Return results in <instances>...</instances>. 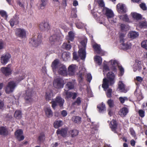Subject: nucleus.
I'll use <instances>...</instances> for the list:
<instances>
[{
    "instance_id": "nucleus-42",
    "label": "nucleus",
    "mask_w": 147,
    "mask_h": 147,
    "mask_svg": "<svg viewBox=\"0 0 147 147\" xmlns=\"http://www.w3.org/2000/svg\"><path fill=\"white\" fill-rule=\"evenodd\" d=\"M48 0H40V8L41 9H44L46 6Z\"/></svg>"
},
{
    "instance_id": "nucleus-36",
    "label": "nucleus",
    "mask_w": 147,
    "mask_h": 147,
    "mask_svg": "<svg viewBox=\"0 0 147 147\" xmlns=\"http://www.w3.org/2000/svg\"><path fill=\"white\" fill-rule=\"evenodd\" d=\"M8 134V132L6 128L3 127H0V135L6 136Z\"/></svg>"
},
{
    "instance_id": "nucleus-37",
    "label": "nucleus",
    "mask_w": 147,
    "mask_h": 147,
    "mask_svg": "<svg viewBox=\"0 0 147 147\" xmlns=\"http://www.w3.org/2000/svg\"><path fill=\"white\" fill-rule=\"evenodd\" d=\"M63 125V122L61 120L55 121L54 123V127L55 128H58L61 127Z\"/></svg>"
},
{
    "instance_id": "nucleus-5",
    "label": "nucleus",
    "mask_w": 147,
    "mask_h": 147,
    "mask_svg": "<svg viewBox=\"0 0 147 147\" xmlns=\"http://www.w3.org/2000/svg\"><path fill=\"white\" fill-rule=\"evenodd\" d=\"M16 86V83L14 81H11L9 82L5 89L6 93L9 94L13 92Z\"/></svg>"
},
{
    "instance_id": "nucleus-7",
    "label": "nucleus",
    "mask_w": 147,
    "mask_h": 147,
    "mask_svg": "<svg viewBox=\"0 0 147 147\" xmlns=\"http://www.w3.org/2000/svg\"><path fill=\"white\" fill-rule=\"evenodd\" d=\"M41 35H38L36 40L35 38L33 37L30 40L29 42L32 44L33 47H36L41 43Z\"/></svg>"
},
{
    "instance_id": "nucleus-39",
    "label": "nucleus",
    "mask_w": 147,
    "mask_h": 147,
    "mask_svg": "<svg viewBox=\"0 0 147 147\" xmlns=\"http://www.w3.org/2000/svg\"><path fill=\"white\" fill-rule=\"evenodd\" d=\"M81 118L79 116H74L72 118V121L75 123H80L81 122Z\"/></svg>"
},
{
    "instance_id": "nucleus-30",
    "label": "nucleus",
    "mask_w": 147,
    "mask_h": 147,
    "mask_svg": "<svg viewBox=\"0 0 147 147\" xmlns=\"http://www.w3.org/2000/svg\"><path fill=\"white\" fill-rule=\"evenodd\" d=\"M9 23L11 27L13 26L14 25L18 24L19 21L17 17H13L9 21Z\"/></svg>"
},
{
    "instance_id": "nucleus-19",
    "label": "nucleus",
    "mask_w": 147,
    "mask_h": 147,
    "mask_svg": "<svg viewBox=\"0 0 147 147\" xmlns=\"http://www.w3.org/2000/svg\"><path fill=\"white\" fill-rule=\"evenodd\" d=\"M128 112V109L126 107H124L120 110L119 114L121 117H124L127 115Z\"/></svg>"
},
{
    "instance_id": "nucleus-29",
    "label": "nucleus",
    "mask_w": 147,
    "mask_h": 147,
    "mask_svg": "<svg viewBox=\"0 0 147 147\" xmlns=\"http://www.w3.org/2000/svg\"><path fill=\"white\" fill-rule=\"evenodd\" d=\"M61 57L64 61H66L70 58V53L68 52H64L62 54Z\"/></svg>"
},
{
    "instance_id": "nucleus-61",
    "label": "nucleus",
    "mask_w": 147,
    "mask_h": 147,
    "mask_svg": "<svg viewBox=\"0 0 147 147\" xmlns=\"http://www.w3.org/2000/svg\"><path fill=\"white\" fill-rule=\"evenodd\" d=\"M73 58L74 60H77L79 58L76 52H74L73 53Z\"/></svg>"
},
{
    "instance_id": "nucleus-2",
    "label": "nucleus",
    "mask_w": 147,
    "mask_h": 147,
    "mask_svg": "<svg viewBox=\"0 0 147 147\" xmlns=\"http://www.w3.org/2000/svg\"><path fill=\"white\" fill-rule=\"evenodd\" d=\"M64 102V100L60 96H57L56 97L55 100H52L51 102L52 104V107L53 108L55 109L57 104L59 106L61 107L63 106Z\"/></svg>"
},
{
    "instance_id": "nucleus-24",
    "label": "nucleus",
    "mask_w": 147,
    "mask_h": 147,
    "mask_svg": "<svg viewBox=\"0 0 147 147\" xmlns=\"http://www.w3.org/2000/svg\"><path fill=\"white\" fill-rule=\"evenodd\" d=\"M139 35L138 32L134 31H131L129 32L128 34L129 38L131 39H134L138 37Z\"/></svg>"
},
{
    "instance_id": "nucleus-27",
    "label": "nucleus",
    "mask_w": 147,
    "mask_h": 147,
    "mask_svg": "<svg viewBox=\"0 0 147 147\" xmlns=\"http://www.w3.org/2000/svg\"><path fill=\"white\" fill-rule=\"evenodd\" d=\"M92 47L94 51H96L98 54H99L100 53L101 50L100 47V45L95 43L92 45Z\"/></svg>"
},
{
    "instance_id": "nucleus-44",
    "label": "nucleus",
    "mask_w": 147,
    "mask_h": 147,
    "mask_svg": "<svg viewBox=\"0 0 147 147\" xmlns=\"http://www.w3.org/2000/svg\"><path fill=\"white\" fill-rule=\"evenodd\" d=\"M94 59L99 65H100L101 64L102 59L100 56H96L94 58Z\"/></svg>"
},
{
    "instance_id": "nucleus-64",
    "label": "nucleus",
    "mask_w": 147,
    "mask_h": 147,
    "mask_svg": "<svg viewBox=\"0 0 147 147\" xmlns=\"http://www.w3.org/2000/svg\"><path fill=\"white\" fill-rule=\"evenodd\" d=\"M61 114L63 117H65L67 115V113L66 110H63L61 112Z\"/></svg>"
},
{
    "instance_id": "nucleus-6",
    "label": "nucleus",
    "mask_w": 147,
    "mask_h": 147,
    "mask_svg": "<svg viewBox=\"0 0 147 147\" xmlns=\"http://www.w3.org/2000/svg\"><path fill=\"white\" fill-rule=\"evenodd\" d=\"M63 37V36L59 34H56L53 35L49 38L50 42L52 44H54L57 42H59Z\"/></svg>"
},
{
    "instance_id": "nucleus-59",
    "label": "nucleus",
    "mask_w": 147,
    "mask_h": 147,
    "mask_svg": "<svg viewBox=\"0 0 147 147\" xmlns=\"http://www.w3.org/2000/svg\"><path fill=\"white\" fill-rule=\"evenodd\" d=\"M0 14L2 17L7 18V16L6 12L4 11H0Z\"/></svg>"
},
{
    "instance_id": "nucleus-50",
    "label": "nucleus",
    "mask_w": 147,
    "mask_h": 147,
    "mask_svg": "<svg viewBox=\"0 0 147 147\" xmlns=\"http://www.w3.org/2000/svg\"><path fill=\"white\" fill-rule=\"evenodd\" d=\"M84 74L81 73L79 74L78 76V80L79 83H81L82 82L83 79Z\"/></svg>"
},
{
    "instance_id": "nucleus-46",
    "label": "nucleus",
    "mask_w": 147,
    "mask_h": 147,
    "mask_svg": "<svg viewBox=\"0 0 147 147\" xmlns=\"http://www.w3.org/2000/svg\"><path fill=\"white\" fill-rule=\"evenodd\" d=\"M120 19H121L123 21L128 22L129 21V19L127 14H125L124 15H121L120 16Z\"/></svg>"
},
{
    "instance_id": "nucleus-62",
    "label": "nucleus",
    "mask_w": 147,
    "mask_h": 147,
    "mask_svg": "<svg viewBox=\"0 0 147 147\" xmlns=\"http://www.w3.org/2000/svg\"><path fill=\"white\" fill-rule=\"evenodd\" d=\"M67 0H63L62 1V5L63 8L64 9H65V7L67 6Z\"/></svg>"
},
{
    "instance_id": "nucleus-40",
    "label": "nucleus",
    "mask_w": 147,
    "mask_h": 147,
    "mask_svg": "<svg viewBox=\"0 0 147 147\" xmlns=\"http://www.w3.org/2000/svg\"><path fill=\"white\" fill-rule=\"evenodd\" d=\"M131 15L132 17L137 20H140L142 18V16L141 15L136 13H131Z\"/></svg>"
},
{
    "instance_id": "nucleus-17",
    "label": "nucleus",
    "mask_w": 147,
    "mask_h": 147,
    "mask_svg": "<svg viewBox=\"0 0 147 147\" xmlns=\"http://www.w3.org/2000/svg\"><path fill=\"white\" fill-rule=\"evenodd\" d=\"M68 129L67 127L58 129L56 131V133L58 135H60L63 137L66 136Z\"/></svg>"
},
{
    "instance_id": "nucleus-1",
    "label": "nucleus",
    "mask_w": 147,
    "mask_h": 147,
    "mask_svg": "<svg viewBox=\"0 0 147 147\" xmlns=\"http://www.w3.org/2000/svg\"><path fill=\"white\" fill-rule=\"evenodd\" d=\"M87 42L84 40L82 41L81 42V47L79 48L78 51L79 56L82 60H84L86 56V49Z\"/></svg>"
},
{
    "instance_id": "nucleus-60",
    "label": "nucleus",
    "mask_w": 147,
    "mask_h": 147,
    "mask_svg": "<svg viewBox=\"0 0 147 147\" xmlns=\"http://www.w3.org/2000/svg\"><path fill=\"white\" fill-rule=\"evenodd\" d=\"M92 79V76L91 74L90 73L88 74L87 75V81L89 82H90Z\"/></svg>"
},
{
    "instance_id": "nucleus-49",
    "label": "nucleus",
    "mask_w": 147,
    "mask_h": 147,
    "mask_svg": "<svg viewBox=\"0 0 147 147\" xmlns=\"http://www.w3.org/2000/svg\"><path fill=\"white\" fill-rule=\"evenodd\" d=\"M118 68L119 70V75L120 76H122L124 73V68L121 66H119Z\"/></svg>"
},
{
    "instance_id": "nucleus-52",
    "label": "nucleus",
    "mask_w": 147,
    "mask_h": 147,
    "mask_svg": "<svg viewBox=\"0 0 147 147\" xmlns=\"http://www.w3.org/2000/svg\"><path fill=\"white\" fill-rule=\"evenodd\" d=\"M52 3L54 6L58 7L60 4L59 0H53Z\"/></svg>"
},
{
    "instance_id": "nucleus-26",
    "label": "nucleus",
    "mask_w": 147,
    "mask_h": 147,
    "mask_svg": "<svg viewBox=\"0 0 147 147\" xmlns=\"http://www.w3.org/2000/svg\"><path fill=\"white\" fill-rule=\"evenodd\" d=\"M110 85V80L106 78L103 79V83L102 85V87L105 90H107Z\"/></svg>"
},
{
    "instance_id": "nucleus-32",
    "label": "nucleus",
    "mask_w": 147,
    "mask_h": 147,
    "mask_svg": "<svg viewBox=\"0 0 147 147\" xmlns=\"http://www.w3.org/2000/svg\"><path fill=\"white\" fill-rule=\"evenodd\" d=\"M22 112L20 110H16L14 113V117L17 119H20L22 117Z\"/></svg>"
},
{
    "instance_id": "nucleus-45",
    "label": "nucleus",
    "mask_w": 147,
    "mask_h": 147,
    "mask_svg": "<svg viewBox=\"0 0 147 147\" xmlns=\"http://www.w3.org/2000/svg\"><path fill=\"white\" fill-rule=\"evenodd\" d=\"M77 12L76 8H73L71 12V16L73 18H76L77 17V15L76 13Z\"/></svg>"
},
{
    "instance_id": "nucleus-13",
    "label": "nucleus",
    "mask_w": 147,
    "mask_h": 147,
    "mask_svg": "<svg viewBox=\"0 0 147 147\" xmlns=\"http://www.w3.org/2000/svg\"><path fill=\"white\" fill-rule=\"evenodd\" d=\"M64 93L66 95L65 99H68L71 98L72 97V99H74L77 96V94L76 92H71L68 91V90H67L66 89H64Z\"/></svg>"
},
{
    "instance_id": "nucleus-14",
    "label": "nucleus",
    "mask_w": 147,
    "mask_h": 147,
    "mask_svg": "<svg viewBox=\"0 0 147 147\" xmlns=\"http://www.w3.org/2000/svg\"><path fill=\"white\" fill-rule=\"evenodd\" d=\"M23 132L22 130L19 129L16 131L15 133V135L16 139L19 141L23 140L24 137L22 135Z\"/></svg>"
},
{
    "instance_id": "nucleus-28",
    "label": "nucleus",
    "mask_w": 147,
    "mask_h": 147,
    "mask_svg": "<svg viewBox=\"0 0 147 147\" xmlns=\"http://www.w3.org/2000/svg\"><path fill=\"white\" fill-rule=\"evenodd\" d=\"M45 138V136L43 132H41L38 137L37 141L38 143L43 142Z\"/></svg>"
},
{
    "instance_id": "nucleus-54",
    "label": "nucleus",
    "mask_w": 147,
    "mask_h": 147,
    "mask_svg": "<svg viewBox=\"0 0 147 147\" xmlns=\"http://www.w3.org/2000/svg\"><path fill=\"white\" fill-rule=\"evenodd\" d=\"M118 88L120 90H123L124 89V85L121 82H119L118 84Z\"/></svg>"
},
{
    "instance_id": "nucleus-9",
    "label": "nucleus",
    "mask_w": 147,
    "mask_h": 147,
    "mask_svg": "<svg viewBox=\"0 0 147 147\" xmlns=\"http://www.w3.org/2000/svg\"><path fill=\"white\" fill-rule=\"evenodd\" d=\"M11 57V55L9 53L2 55L1 58V63L3 65H5L8 63Z\"/></svg>"
},
{
    "instance_id": "nucleus-31",
    "label": "nucleus",
    "mask_w": 147,
    "mask_h": 147,
    "mask_svg": "<svg viewBox=\"0 0 147 147\" xmlns=\"http://www.w3.org/2000/svg\"><path fill=\"white\" fill-rule=\"evenodd\" d=\"M75 37L74 33L72 31H70L68 32L67 39L68 40V42L70 43L69 40L72 41L74 40Z\"/></svg>"
},
{
    "instance_id": "nucleus-53",
    "label": "nucleus",
    "mask_w": 147,
    "mask_h": 147,
    "mask_svg": "<svg viewBox=\"0 0 147 147\" xmlns=\"http://www.w3.org/2000/svg\"><path fill=\"white\" fill-rule=\"evenodd\" d=\"M76 25L77 28L78 29H81L84 26V24L81 22L76 23Z\"/></svg>"
},
{
    "instance_id": "nucleus-35",
    "label": "nucleus",
    "mask_w": 147,
    "mask_h": 147,
    "mask_svg": "<svg viewBox=\"0 0 147 147\" xmlns=\"http://www.w3.org/2000/svg\"><path fill=\"white\" fill-rule=\"evenodd\" d=\"M97 108L98 109V111L100 113H103L105 110V105L103 102H102L101 104L98 105L97 106Z\"/></svg>"
},
{
    "instance_id": "nucleus-21",
    "label": "nucleus",
    "mask_w": 147,
    "mask_h": 147,
    "mask_svg": "<svg viewBox=\"0 0 147 147\" xmlns=\"http://www.w3.org/2000/svg\"><path fill=\"white\" fill-rule=\"evenodd\" d=\"M116 7L117 11L119 13H125L126 12V8L123 4L119 3L117 5Z\"/></svg>"
},
{
    "instance_id": "nucleus-4",
    "label": "nucleus",
    "mask_w": 147,
    "mask_h": 147,
    "mask_svg": "<svg viewBox=\"0 0 147 147\" xmlns=\"http://www.w3.org/2000/svg\"><path fill=\"white\" fill-rule=\"evenodd\" d=\"M53 84L54 87L56 88H62L64 84V81L62 78L58 77L54 80Z\"/></svg>"
},
{
    "instance_id": "nucleus-48",
    "label": "nucleus",
    "mask_w": 147,
    "mask_h": 147,
    "mask_svg": "<svg viewBox=\"0 0 147 147\" xmlns=\"http://www.w3.org/2000/svg\"><path fill=\"white\" fill-rule=\"evenodd\" d=\"M141 47L145 49H146L147 50V40H144L141 43Z\"/></svg>"
},
{
    "instance_id": "nucleus-10",
    "label": "nucleus",
    "mask_w": 147,
    "mask_h": 147,
    "mask_svg": "<svg viewBox=\"0 0 147 147\" xmlns=\"http://www.w3.org/2000/svg\"><path fill=\"white\" fill-rule=\"evenodd\" d=\"M58 73L61 75L66 76L67 75V69L65 66L63 64L59 65Z\"/></svg>"
},
{
    "instance_id": "nucleus-16",
    "label": "nucleus",
    "mask_w": 147,
    "mask_h": 147,
    "mask_svg": "<svg viewBox=\"0 0 147 147\" xmlns=\"http://www.w3.org/2000/svg\"><path fill=\"white\" fill-rule=\"evenodd\" d=\"M107 76L108 80H110V86L113 85L115 82V76L114 73L112 71H110L107 74Z\"/></svg>"
},
{
    "instance_id": "nucleus-55",
    "label": "nucleus",
    "mask_w": 147,
    "mask_h": 147,
    "mask_svg": "<svg viewBox=\"0 0 147 147\" xmlns=\"http://www.w3.org/2000/svg\"><path fill=\"white\" fill-rule=\"evenodd\" d=\"M25 78V75H22L21 76H19L18 77H17L16 79L17 81L19 82L23 80Z\"/></svg>"
},
{
    "instance_id": "nucleus-43",
    "label": "nucleus",
    "mask_w": 147,
    "mask_h": 147,
    "mask_svg": "<svg viewBox=\"0 0 147 147\" xmlns=\"http://www.w3.org/2000/svg\"><path fill=\"white\" fill-rule=\"evenodd\" d=\"M53 97V93L52 92H47L46 93L45 98L47 100L49 101L51 100Z\"/></svg>"
},
{
    "instance_id": "nucleus-15",
    "label": "nucleus",
    "mask_w": 147,
    "mask_h": 147,
    "mask_svg": "<svg viewBox=\"0 0 147 147\" xmlns=\"http://www.w3.org/2000/svg\"><path fill=\"white\" fill-rule=\"evenodd\" d=\"M117 125L118 124L117 121L114 119L112 120L109 125L110 127L111 128V130L115 133H117Z\"/></svg>"
},
{
    "instance_id": "nucleus-41",
    "label": "nucleus",
    "mask_w": 147,
    "mask_h": 147,
    "mask_svg": "<svg viewBox=\"0 0 147 147\" xmlns=\"http://www.w3.org/2000/svg\"><path fill=\"white\" fill-rule=\"evenodd\" d=\"M71 46L66 42H64L63 44L62 47L63 49L65 50H69L71 48Z\"/></svg>"
},
{
    "instance_id": "nucleus-25",
    "label": "nucleus",
    "mask_w": 147,
    "mask_h": 147,
    "mask_svg": "<svg viewBox=\"0 0 147 147\" xmlns=\"http://www.w3.org/2000/svg\"><path fill=\"white\" fill-rule=\"evenodd\" d=\"M76 69V65L72 64L69 65L68 67V70L69 75L73 76L74 75Z\"/></svg>"
},
{
    "instance_id": "nucleus-23",
    "label": "nucleus",
    "mask_w": 147,
    "mask_h": 147,
    "mask_svg": "<svg viewBox=\"0 0 147 147\" xmlns=\"http://www.w3.org/2000/svg\"><path fill=\"white\" fill-rule=\"evenodd\" d=\"M59 61L58 59H56L52 62L51 67L53 72H55L58 67H59Z\"/></svg>"
},
{
    "instance_id": "nucleus-18",
    "label": "nucleus",
    "mask_w": 147,
    "mask_h": 147,
    "mask_svg": "<svg viewBox=\"0 0 147 147\" xmlns=\"http://www.w3.org/2000/svg\"><path fill=\"white\" fill-rule=\"evenodd\" d=\"M104 12L105 13V15L106 16L107 19L112 18L114 16V14L113 11L110 9L106 8L103 10Z\"/></svg>"
},
{
    "instance_id": "nucleus-8",
    "label": "nucleus",
    "mask_w": 147,
    "mask_h": 147,
    "mask_svg": "<svg viewBox=\"0 0 147 147\" xmlns=\"http://www.w3.org/2000/svg\"><path fill=\"white\" fill-rule=\"evenodd\" d=\"M120 42L121 43V45L122 47V49H128L131 47V44L129 42H127L126 43H124V39L123 36L121 35L120 36Z\"/></svg>"
},
{
    "instance_id": "nucleus-58",
    "label": "nucleus",
    "mask_w": 147,
    "mask_h": 147,
    "mask_svg": "<svg viewBox=\"0 0 147 147\" xmlns=\"http://www.w3.org/2000/svg\"><path fill=\"white\" fill-rule=\"evenodd\" d=\"M140 7L143 10L145 11L147 9V7L144 3H142L140 4Z\"/></svg>"
},
{
    "instance_id": "nucleus-12",
    "label": "nucleus",
    "mask_w": 147,
    "mask_h": 147,
    "mask_svg": "<svg viewBox=\"0 0 147 147\" xmlns=\"http://www.w3.org/2000/svg\"><path fill=\"white\" fill-rule=\"evenodd\" d=\"M40 29L41 31H47L50 28V26L47 22H45L41 23L39 26Z\"/></svg>"
},
{
    "instance_id": "nucleus-38",
    "label": "nucleus",
    "mask_w": 147,
    "mask_h": 147,
    "mask_svg": "<svg viewBox=\"0 0 147 147\" xmlns=\"http://www.w3.org/2000/svg\"><path fill=\"white\" fill-rule=\"evenodd\" d=\"M69 133L71 135V137L74 138L77 136L78 135L79 133V131L77 129H74L70 130Z\"/></svg>"
},
{
    "instance_id": "nucleus-33",
    "label": "nucleus",
    "mask_w": 147,
    "mask_h": 147,
    "mask_svg": "<svg viewBox=\"0 0 147 147\" xmlns=\"http://www.w3.org/2000/svg\"><path fill=\"white\" fill-rule=\"evenodd\" d=\"M74 88V84L71 82H68L65 85V88L67 90L73 89Z\"/></svg>"
},
{
    "instance_id": "nucleus-20",
    "label": "nucleus",
    "mask_w": 147,
    "mask_h": 147,
    "mask_svg": "<svg viewBox=\"0 0 147 147\" xmlns=\"http://www.w3.org/2000/svg\"><path fill=\"white\" fill-rule=\"evenodd\" d=\"M1 71L2 73L6 76L11 74L12 71L11 69L10 68L7 67H1Z\"/></svg>"
},
{
    "instance_id": "nucleus-57",
    "label": "nucleus",
    "mask_w": 147,
    "mask_h": 147,
    "mask_svg": "<svg viewBox=\"0 0 147 147\" xmlns=\"http://www.w3.org/2000/svg\"><path fill=\"white\" fill-rule=\"evenodd\" d=\"M138 113L139 116L141 117H143L145 115V112L144 111L141 109L138 111Z\"/></svg>"
},
{
    "instance_id": "nucleus-63",
    "label": "nucleus",
    "mask_w": 147,
    "mask_h": 147,
    "mask_svg": "<svg viewBox=\"0 0 147 147\" xmlns=\"http://www.w3.org/2000/svg\"><path fill=\"white\" fill-rule=\"evenodd\" d=\"M136 80L138 82L141 83L143 81V78L140 76H138L136 77Z\"/></svg>"
},
{
    "instance_id": "nucleus-11",
    "label": "nucleus",
    "mask_w": 147,
    "mask_h": 147,
    "mask_svg": "<svg viewBox=\"0 0 147 147\" xmlns=\"http://www.w3.org/2000/svg\"><path fill=\"white\" fill-rule=\"evenodd\" d=\"M16 34L20 37L23 38L25 37L26 35V31L24 29L17 28L16 29Z\"/></svg>"
},
{
    "instance_id": "nucleus-34",
    "label": "nucleus",
    "mask_w": 147,
    "mask_h": 147,
    "mask_svg": "<svg viewBox=\"0 0 147 147\" xmlns=\"http://www.w3.org/2000/svg\"><path fill=\"white\" fill-rule=\"evenodd\" d=\"M82 101V98L80 97H78L77 98L76 100L74 102L72 103V105L77 106H80L81 105Z\"/></svg>"
},
{
    "instance_id": "nucleus-51",
    "label": "nucleus",
    "mask_w": 147,
    "mask_h": 147,
    "mask_svg": "<svg viewBox=\"0 0 147 147\" xmlns=\"http://www.w3.org/2000/svg\"><path fill=\"white\" fill-rule=\"evenodd\" d=\"M112 91V89L111 88H109L108 89L106 93V95L107 97L111 98V93Z\"/></svg>"
},
{
    "instance_id": "nucleus-22",
    "label": "nucleus",
    "mask_w": 147,
    "mask_h": 147,
    "mask_svg": "<svg viewBox=\"0 0 147 147\" xmlns=\"http://www.w3.org/2000/svg\"><path fill=\"white\" fill-rule=\"evenodd\" d=\"M44 111L46 116L50 118L53 116V112L50 107H47L45 108L44 109Z\"/></svg>"
},
{
    "instance_id": "nucleus-47",
    "label": "nucleus",
    "mask_w": 147,
    "mask_h": 147,
    "mask_svg": "<svg viewBox=\"0 0 147 147\" xmlns=\"http://www.w3.org/2000/svg\"><path fill=\"white\" fill-rule=\"evenodd\" d=\"M107 103L110 108H112L114 106V101L111 99L108 100Z\"/></svg>"
},
{
    "instance_id": "nucleus-3",
    "label": "nucleus",
    "mask_w": 147,
    "mask_h": 147,
    "mask_svg": "<svg viewBox=\"0 0 147 147\" xmlns=\"http://www.w3.org/2000/svg\"><path fill=\"white\" fill-rule=\"evenodd\" d=\"M32 90L31 89H28L26 91L24 95V98L26 103L31 104L33 101L32 98Z\"/></svg>"
},
{
    "instance_id": "nucleus-56",
    "label": "nucleus",
    "mask_w": 147,
    "mask_h": 147,
    "mask_svg": "<svg viewBox=\"0 0 147 147\" xmlns=\"http://www.w3.org/2000/svg\"><path fill=\"white\" fill-rule=\"evenodd\" d=\"M127 97H120L119 98V100L121 104H123L125 100H127Z\"/></svg>"
}]
</instances>
